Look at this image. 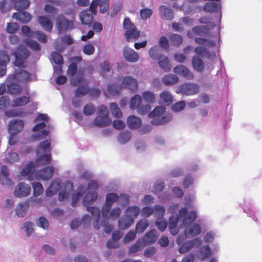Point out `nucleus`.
<instances>
[{
	"instance_id": "obj_1",
	"label": "nucleus",
	"mask_w": 262,
	"mask_h": 262,
	"mask_svg": "<svg viewBox=\"0 0 262 262\" xmlns=\"http://www.w3.org/2000/svg\"><path fill=\"white\" fill-rule=\"evenodd\" d=\"M196 217V213L194 211H188L186 207L180 209L177 216L171 215L169 219L168 228L169 231L172 235L177 234L179 229L178 227V223H181V226H185L193 222Z\"/></svg>"
},
{
	"instance_id": "obj_2",
	"label": "nucleus",
	"mask_w": 262,
	"mask_h": 262,
	"mask_svg": "<svg viewBox=\"0 0 262 262\" xmlns=\"http://www.w3.org/2000/svg\"><path fill=\"white\" fill-rule=\"evenodd\" d=\"M59 189L60 191L58 194V200L59 201H63L70 196L73 190V184L69 181H66L61 185L59 179H54L46 190V194L48 196H51L56 193Z\"/></svg>"
},
{
	"instance_id": "obj_3",
	"label": "nucleus",
	"mask_w": 262,
	"mask_h": 262,
	"mask_svg": "<svg viewBox=\"0 0 262 262\" xmlns=\"http://www.w3.org/2000/svg\"><path fill=\"white\" fill-rule=\"evenodd\" d=\"M35 164L30 163L26 165L21 171L23 176H28V179L31 181V177L34 176L36 180H47L50 179L53 175L54 169L52 167H47L34 173Z\"/></svg>"
},
{
	"instance_id": "obj_4",
	"label": "nucleus",
	"mask_w": 262,
	"mask_h": 262,
	"mask_svg": "<svg viewBox=\"0 0 262 262\" xmlns=\"http://www.w3.org/2000/svg\"><path fill=\"white\" fill-rule=\"evenodd\" d=\"M98 193L96 191H89L85 194L82 203L84 206H86V210L91 213L93 216L94 222L93 226L96 230L99 229V222L100 218V210L99 208L88 205L93 203L97 199Z\"/></svg>"
},
{
	"instance_id": "obj_5",
	"label": "nucleus",
	"mask_w": 262,
	"mask_h": 262,
	"mask_svg": "<svg viewBox=\"0 0 262 262\" xmlns=\"http://www.w3.org/2000/svg\"><path fill=\"white\" fill-rule=\"evenodd\" d=\"M165 108L163 106H157L148 114L149 118H152L151 123L153 125H159L167 123L172 119V115L169 114L164 116H161L165 113Z\"/></svg>"
},
{
	"instance_id": "obj_6",
	"label": "nucleus",
	"mask_w": 262,
	"mask_h": 262,
	"mask_svg": "<svg viewBox=\"0 0 262 262\" xmlns=\"http://www.w3.org/2000/svg\"><path fill=\"white\" fill-rule=\"evenodd\" d=\"M111 119L108 117V110L105 105H101L98 108L97 116L94 119L92 126L103 127L110 125Z\"/></svg>"
},
{
	"instance_id": "obj_7",
	"label": "nucleus",
	"mask_w": 262,
	"mask_h": 262,
	"mask_svg": "<svg viewBox=\"0 0 262 262\" xmlns=\"http://www.w3.org/2000/svg\"><path fill=\"white\" fill-rule=\"evenodd\" d=\"M15 57L14 64L18 67H25V60L29 56L30 53L24 45H19L18 48L12 53Z\"/></svg>"
},
{
	"instance_id": "obj_8",
	"label": "nucleus",
	"mask_w": 262,
	"mask_h": 262,
	"mask_svg": "<svg viewBox=\"0 0 262 262\" xmlns=\"http://www.w3.org/2000/svg\"><path fill=\"white\" fill-rule=\"evenodd\" d=\"M123 27L126 30L125 35L127 41L135 40L139 37L140 31L137 30L135 25L130 21L128 17L124 18Z\"/></svg>"
},
{
	"instance_id": "obj_9",
	"label": "nucleus",
	"mask_w": 262,
	"mask_h": 262,
	"mask_svg": "<svg viewBox=\"0 0 262 262\" xmlns=\"http://www.w3.org/2000/svg\"><path fill=\"white\" fill-rule=\"evenodd\" d=\"M77 65L76 63H72L70 64L68 73L71 76V83L73 86H76L84 81V74L78 72L77 74Z\"/></svg>"
},
{
	"instance_id": "obj_10",
	"label": "nucleus",
	"mask_w": 262,
	"mask_h": 262,
	"mask_svg": "<svg viewBox=\"0 0 262 262\" xmlns=\"http://www.w3.org/2000/svg\"><path fill=\"white\" fill-rule=\"evenodd\" d=\"M46 127V124L45 122L37 124L33 128V130L34 132H37V133L32 136V138L34 140L42 139L48 136L51 130L53 129V127L50 125H48L46 129H43Z\"/></svg>"
},
{
	"instance_id": "obj_11",
	"label": "nucleus",
	"mask_w": 262,
	"mask_h": 262,
	"mask_svg": "<svg viewBox=\"0 0 262 262\" xmlns=\"http://www.w3.org/2000/svg\"><path fill=\"white\" fill-rule=\"evenodd\" d=\"M56 25L59 33L66 32L74 28L73 21L67 19L63 14H59L56 19Z\"/></svg>"
},
{
	"instance_id": "obj_12",
	"label": "nucleus",
	"mask_w": 262,
	"mask_h": 262,
	"mask_svg": "<svg viewBox=\"0 0 262 262\" xmlns=\"http://www.w3.org/2000/svg\"><path fill=\"white\" fill-rule=\"evenodd\" d=\"M199 85L193 83H185L180 85L176 91L177 94H182L187 96L193 95L199 91Z\"/></svg>"
},
{
	"instance_id": "obj_13",
	"label": "nucleus",
	"mask_w": 262,
	"mask_h": 262,
	"mask_svg": "<svg viewBox=\"0 0 262 262\" xmlns=\"http://www.w3.org/2000/svg\"><path fill=\"white\" fill-rule=\"evenodd\" d=\"M118 199V194L114 192L108 193L106 195L105 203L103 205L101 209L102 214L104 216H106L110 211L113 204L117 202Z\"/></svg>"
},
{
	"instance_id": "obj_14",
	"label": "nucleus",
	"mask_w": 262,
	"mask_h": 262,
	"mask_svg": "<svg viewBox=\"0 0 262 262\" xmlns=\"http://www.w3.org/2000/svg\"><path fill=\"white\" fill-rule=\"evenodd\" d=\"M203 10L206 12H213L216 13V20L214 21L220 23L222 19L221 5L220 3L207 2L204 6Z\"/></svg>"
},
{
	"instance_id": "obj_15",
	"label": "nucleus",
	"mask_w": 262,
	"mask_h": 262,
	"mask_svg": "<svg viewBox=\"0 0 262 262\" xmlns=\"http://www.w3.org/2000/svg\"><path fill=\"white\" fill-rule=\"evenodd\" d=\"M202 243L201 238L195 237L191 240L186 241L181 244L179 248L178 251L181 254L189 252L193 247H199Z\"/></svg>"
},
{
	"instance_id": "obj_16",
	"label": "nucleus",
	"mask_w": 262,
	"mask_h": 262,
	"mask_svg": "<svg viewBox=\"0 0 262 262\" xmlns=\"http://www.w3.org/2000/svg\"><path fill=\"white\" fill-rule=\"evenodd\" d=\"M33 76L24 70L18 69L16 70L13 75H10L8 77L9 81L12 80H16L19 81H27L32 80Z\"/></svg>"
},
{
	"instance_id": "obj_17",
	"label": "nucleus",
	"mask_w": 262,
	"mask_h": 262,
	"mask_svg": "<svg viewBox=\"0 0 262 262\" xmlns=\"http://www.w3.org/2000/svg\"><path fill=\"white\" fill-rule=\"evenodd\" d=\"M31 191V188L29 185L20 182L15 186L13 194L16 198H22L29 195Z\"/></svg>"
},
{
	"instance_id": "obj_18",
	"label": "nucleus",
	"mask_w": 262,
	"mask_h": 262,
	"mask_svg": "<svg viewBox=\"0 0 262 262\" xmlns=\"http://www.w3.org/2000/svg\"><path fill=\"white\" fill-rule=\"evenodd\" d=\"M110 0H92L90 6L94 12H97V7L99 6V12L102 14L107 12L109 7Z\"/></svg>"
},
{
	"instance_id": "obj_19",
	"label": "nucleus",
	"mask_w": 262,
	"mask_h": 262,
	"mask_svg": "<svg viewBox=\"0 0 262 262\" xmlns=\"http://www.w3.org/2000/svg\"><path fill=\"white\" fill-rule=\"evenodd\" d=\"M121 213V209L120 207H114L108 213L106 216L103 215L102 214V218L100 221L101 226H105L108 223L109 219L112 220H115L117 219Z\"/></svg>"
},
{
	"instance_id": "obj_20",
	"label": "nucleus",
	"mask_w": 262,
	"mask_h": 262,
	"mask_svg": "<svg viewBox=\"0 0 262 262\" xmlns=\"http://www.w3.org/2000/svg\"><path fill=\"white\" fill-rule=\"evenodd\" d=\"M193 222L189 223L184 227H186L185 229V233L188 237H193L200 234L202 232V229L200 226L197 223H193Z\"/></svg>"
},
{
	"instance_id": "obj_21",
	"label": "nucleus",
	"mask_w": 262,
	"mask_h": 262,
	"mask_svg": "<svg viewBox=\"0 0 262 262\" xmlns=\"http://www.w3.org/2000/svg\"><path fill=\"white\" fill-rule=\"evenodd\" d=\"M10 59L8 53L5 50L0 51V77L6 74L7 65L9 62Z\"/></svg>"
},
{
	"instance_id": "obj_22",
	"label": "nucleus",
	"mask_w": 262,
	"mask_h": 262,
	"mask_svg": "<svg viewBox=\"0 0 262 262\" xmlns=\"http://www.w3.org/2000/svg\"><path fill=\"white\" fill-rule=\"evenodd\" d=\"M96 12H94L93 9L90 6L89 8L86 9L80 13V18L82 24L90 25L93 20V15L96 14Z\"/></svg>"
},
{
	"instance_id": "obj_23",
	"label": "nucleus",
	"mask_w": 262,
	"mask_h": 262,
	"mask_svg": "<svg viewBox=\"0 0 262 262\" xmlns=\"http://www.w3.org/2000/svg\"><path fill=\"white\" fill-rule=\"evenodd\" d=\"M24 126V122L21 120H11L8 126V132L10 134H17L23 130Z\"/></svg>"
},
{
	"instance_id": "obj_24",
	"label": "nucleus",
	"mask_w": 262,
	"mask_h": 262,
	"mask_svg": "<svg viewBox=\"0 0 262 262\" xmlns=\"http://www.w3.org/2000/svg\"><path fill=\"white\" fill-rule=\"evenodd\" d=\"M173 72L181 75L187 79L191 80L194 78V74L186 67L179 64L175 67L173 69Z\"/></svg>"
},
{
	"instance_id": "obj_25",
	"label": "nucleus",
	"mask_w": 262,
	"mask_h": 262,
	"mask_svg": "<svg viewBox=\"0 0 262 262\" xmlns=\"http://www.w3.org/2000/svg\"><path fill=\"white\" fill-rule=\"evenodd\" d=\"M121 86L122 88H127L132 91L135 92L138 89L137 81L130 76H125L122 79Z\"/></svg>"
},
{
	"instance_id": "obj_26",
	"label": "nucleus",
	"mask_w": 262,
	"mask_h": 262,
	"mask_svg": "<svg viewBox=\"0 0 262 262\" xmlns=\"http://www.w3.org/2000/svg\"><path fill=\"white\" fill-rule=\"evenodd\" d=\"M159 11L160 16L163 19L171 20L174 17L173 10L166 6H160L159 8Z\"/></svg>"
},
{
	"instance_id": "obj_27",
	"label": "nucleus",
	"mask_w": 262,
	"mask_h": 262,
	"mask_svg": "<svg viewBox=\"0 0 262 262\" xmlns=\"http://www.w3.org/2000/svg\"><path fill=\"white\" fill-rule=\"evenodd\" d=\"M123 54L125 59L128 62H135L139 58V56L137 52L128 47H125L124 49Z\"/></svg>"
},
{
	"instance_id": "obj_28",
	"label": "nucleus",
	"mask_w": 262,
	"mask_h": 262,
	"mask_svg": "<svg viewBox=\"0 0 262 262\" xmlns=\"http://www.w3.org/2000/svg\"><path fill=\"white\" fill-rule=\"evenodd\" d=\"M194 51L197 55L202 58L211 59L215 56L214 52L211 53L207 48L202 46L196 47L194 49Z\"/></svg>"
},
{
	"instance_id": "obj_29",
	"label": "nucleus",
	"mask_w": 262,
	"mask_h": 262,
	"mask_svg": "<svg viewBox=\"0 0 262 262\" xmlns=\"http://www.w3.org/2000/svg\"><path fill=\"white\" fill-rule=\"evenodd\" d=\"M156 232V230L152 229L146 233L143 238L141 239L143 244L150 245L156 242L158 238V235Z\"/></svg>"
},
{
	"instance_id": "obj_30",
	"label": "nucleus",
	"mask_w": 262,
	"mask_h": 262,
	"mask_svg": "<svg viewBox=\"0 0 262 262\" xmlns=\"http://www.w3.org/2000/svg\"><path fill=\"white\" fill-rule=\"evenodd\" d=\"M15 19L22 23H27L30 21L32 17L31 14L25 11H18L14 13L12 16Z\"/></svg>"
},
{
	"instance_id": "obj_31",
	"label": "nucleus",
	"mask_w": 262,
	"mask_h": 262,
	"mask_svg": "<svg viewBox=\"0 0 262 262\" xmlns=\"http://www.w3.org/2000/svg\"><path fill=\"white\" fill-rule=\"evenodd\" d=\"M38 20L43 29L47 32H51L53 28V25L51 20L46 16H39Z\"/></svg>"
},
{
	"instance_id": "obj_32",
	"label": "nucleus",
	"mask_w": 262,
	"mask_h": 262,
	"mask_svg": "<svg viewBox=\"0 0 262 262\" xmlns=\"http://www.w3.org/2000/svg\"><path fill=\"white\" fill-rule=\"evenodd\" d=\"M14 8L18 11H23L27 9L30 5L29 0H11Z\"/></svg>"
},
{
	"instance_id": "obj_33",
	"label": "nucleus",
	"mask_w": 262,
	"mask_h": 262,
	"mask_svg": "<svg viewBox=\"0 0 262 262\" xmlns=\"http://www.w3.org/2000/svg\"><path fill=\"white\" fill-rule=\"evenodd\" d=\"M29 204L27 202L20 203L17 204L15 208V213L17 216L23 217L25 216L29 209Z\"/></svg>"
},
{
	"instance_id": "obj_34",
	"label": "nucleus",
	"mask_w": 262,
	"mask_h": 262,
	"mask_svg": "<svg viewBox=\"0 0 262 262\" xmlns=\"http://www.w3.org/2000/svg\"><path fill=\"white\" fill-rule=\"evenodd\" d=\"M212 252L208 245H205L201 247L198 250L197 256L201 260H204L209 258L211 255Z\"/></svg>"
},
{
	"instance_id": "obj_35",
	"label": "nucleus",
	"mask_w": 262,
	"mask_h": 262,
	"mask_svg": "<svg viewBox=\"0 0 262 262\" xmlns=\"http://www.w3.org/2000/svg\"><path fill=\"white\" fill-rule=\"evenodd\" d=\"M9 84L7 86L8 91L11 94H18L21 91L20 86L17 83L16 80H12L9 81L7 79Z\"/></svg>"
},
{
	"instance_id": "obj_36",
	"label": "nucleus",
	"mask_w": 262,
	"mask_h": 262,
	"mask_svg": "<svg viewBox=\"0 0 262 262\" xmlns=\"http://www.w3.org/2000/svg\"><path fill=\"white\" fill-rule=\"evenodd\" d=\"M85 191V188L83 185H80L78 188L77 191L72 195V206L73 207H75L76 205L77 202L82 196Z\"/></svg>"
},
{
	"instance_id": "obj_37",
	"label": "nucleus",
	"mask_w": 262,
	"mask_h": 262,
	"mask_svg": "<svg viewBox=\"0 0 262 262\" xmlns=\"http://www.w3.org/2000/svg\"><path fill=\"white\" fill-rule=\"evenodd\" d=\"M134 221L133 219L129 218L126 214L121 216L118 220L119 227L121 229H125L129 228Z\"/></svg>"
},
{
	"instance_id": "obj_38",
	"label": "nucleus",
	"mask_w": 262,
	"mask_h": 262,
	"mask_svg": "<svg viewBox=\"0 0 262 262\" xmlns=\"http://www.w3.org/2000/svg\"><path fill=\"white\" fill-rule=\"evenodd\" d=\"M140 212V209L136 206L128 207L125 210V214L134 221Z\"/></svg>"
},
{
	"instance_id": "obj_39",
	"label": "nucleus",
	"mask_w": 262,
	"mask_h": 262,
	"mask_svg": "<svg viewBox=\"0 0 262 262\" xmlns=\"http://www.w3.org/2000/svg\"><path fill=\"white\" fill-rule=\"evenodd\" d=\"M191 63L193 69L198 72H202L205 68L204 63L198 56H194L192 57Z\"/></svg>"
},
{
	"instance_id": "obj_40",
	"label": "nucleus",
	"mask_w": 262,
	"mask_h": 262,
	"mask_svg": "<svg viewBox=\"0 0 262 262\" xmlns=\"http://www.w3.org/2000/svg\"><path fill=\"white\" fill-rule=\"evenodd\" d=\"M127 124L131 129L139 128L141 125V119L135 116H130L127 120Z\"/></svg>"
},
{
	"instance_id": "obj_41",
	"label": "nucleus",
	"mask_w": 262,
	"mask_h": 262,
	"mask_svg": "<svg viewBox=\"0 0 262 262\" xmlns=\"http://www.w3.org/2000/svg\"><path fill=\"white\" fill-rule=\"evenodd\" d=\"M173 97L171 94L168 91H164L160 95V101L161 104L165 105H169L172 102Z\"/></svg>"
},
{
	"instance_id": "obj_42",
	"label": "nucleus",
	"mask_w": 262,
	"mask_h": 262,
	"mask_svg": "<svg viewBox=\"0 0 262 262\" xmlns=\"http://www.w3.org/2000/svg\"><path fill=\"white\" fill-rule=\"evenodd\" d=\"M149 55L154 60H158L163 56L161 50L157 46H154L149 50Z\"/></svg>"
},
{
	"instance_id": "obj_43",
	"label": "nucleus",
	"mask_w": 262,
	"mask_h": 262,
	"mask_svg": "<svg viewBox=\"0 0 262 262\" xmlns=\"http://www.w3.org/2000/svg\"><path fill=\"white\" fill-rule=\"evenodd\" d=\"M159 67L165 72H169L171 69V66L168 58L163 55L158 60Z\"/></svg>"
},
{
	"instance_id": "obj_44",
	"label": "nucleus",
	"mask_w": 262,
	"mask_h": 262,
	"mask_svg": "<svg viewBox=\"0 0 262 262\" xmlns=\"http://www.w3.org/2000/svg\"><path fill=\"white\" fill-rule=\"evenodd\" d=\"M51 150L50 142L48 140H45L40 143L37 151V155L38 156L40 153L49 154Z\"/></svg>"
},
{
	"instance_id": "obj_45",
	"label": "nucleus",
	"mask_w": 262,
	"mask_h": 262,
	"mask_svg": "<svg viewBox=\"0 0 262 262\" xmlns=\"http://www.w3.org/2000/svg\"><path fill=\"white\" fill-rule=\"evenodd\" d=\"M148 220L145 219L140 220L136 226V231L138 233H143L148 227Z\"/></svg>"
},
{
	"instance_id": "obj_46",
	"label": "nucleus",
	"mask_w": 262,
	"mask_h": 262,
	"mask_svg": "<svg viewBox=\"0 0 262 262\" xmlns=\"http://www.w3.org/2000/svg\"><path fill=\"white\" fill-rule=\"evenodd\" d=\"M178 77L172 74L166 75L162 79L163 83L166 85L173 84L177 83L178 81Z\"/></svg>"
},
{
	"instance_id": "obj_47",
	"label": "nucleus",
	"mask_w": 262,
	"mask_h": 262,
	"mask_svg": "<svg viewBox=\"0 0 262 262\" xmlns=\"http://www.w3.org/2000/svg\"><path fill=\"white\" fill-rule=\"evenodd\" d=\"M30 101V97L23 96L14 99L12 102L11 106H21L26 105Z\"/></svg>"
},
{
	"instance_id": "obj_48",
	"label": "nucleus",
	"mask_w": 262,
	"mask_h": 262,
	"mask_svg": "<svg viewBox=\"0 0 262 262\" xmlns=\"http://www.w3.org/2000/svg\"><path fill=\"white\" fill-rule=\"evenodd\" d=\"M153 210H154L153 214L156 219L164 218L163 216L165 213V209L163 206L160 205H155L153 207Z\"/></svg>"
},
{
	"instance_id": "obj_49",
	"label": "nucleus",
	"mask_w": 262,
	"mask_h": 262,
	"mask_svg": "<svg viewBox=\"0 0 262 262\" xmlns=\"http://www.w3.org/2000/svg\"><path fill=\"white\" fill-rule=\"evenodd\" d=\"M89 88L87 84L78 86L75 90V96L76 97L80 98L88 94Z\"/></svg>"
},
{
	"instance_id": "obj_50",
	"label": "nucleus",
	"mask_w": 262,
	"mask_h": 262,
	"mask_svg": "<svg viewBox=\"0 0 262 262\" xmlns=\"http://www.w3.org/2000/svg\"><path fill=\"white\" fill-rule=\"evenodd\" d=\"M33 189V194L35 197L40 195L43 192V188L42 184L38 182L32 183Z\"/></svg>"
},
{
	"instance_id": "obj_51",
	"label": "nucleus",
	"mask_w": 262,
	"mask_h": 262,
	"mask_svg": "<svg viewBox=\"0 0 262 262\" xmlns=\"http://www.w3.org/2000/svg\"><path fill=\"white\" fill-rule=\"evenodd\" d=\"M131 138V134L129 132H123L120 133L118 136V142L122 144L126 143Z\"/></svg>"
},
{
	"instance_id": "obj_52",
	"label": "nucleus",
	"mask_w": 262,
	"mask_h": 262,
	"mask_svg": "<svg viewBox=\"0 0 262 262\" xmlns=\"http://www.w3.org/2000/svg\"><path fill=\"white\" fill-rule=\"evenodd\" d=\"M142 102V98L139 95H135L133 97L130 102V108L132 110L137 108L140 105Z\"/></svg>"
},
{
	"instance_id": "obj_53",
	"label": "nucleus",
	"mask_w": 262,
	"mask_h": 262,
	"mask_svg": "<svg viewBox=\"0 0 262 262\" xmlns=\"http://www.w3.org/2000/svg\"><path fill=\"white\" fill-rule=\"evenodd\" d=\"M110 110L113 116L117 118H120L122 116V113L120 109L118 107L117 103H111L110 104Z\"/></svg>"
},
{
	"instance_id": "obj_54",
	"label": "nucleus",
	"mask_w": 262,
	"mask_h": 262,
	"mask_svg": "<svg viewBox=\"0 0 262 262\" xmlns=\"http://www.w3.org/2000/svg\"><path fill=\"white\" fill-rule=\"evenodd\" d=\"M51 154H47L39 157L36 161V165H46L50 162L51 161Z\"/></svg>"
},
{
	"instance_id": "obj_55",
	"label": "nucleus",
	"mask_w": 262,
	"mask_h": 262,
	"mask_svg": "<svg viewBox=\"0 0 262 262\" xmlns=\"http://www.w3.org/2000/svg\"><path fill=\"white\" fill-rule=\"evenodd\" d=\"M122 89L121 85H119L116 84H111L107 86V92L112 95H118L119 94V92Z\"/></svg>"
},
{
	"instance_id": "obj_56",
	"label": "nucleus",
	"mask_w": 262,
	"mask_h": 262,
	"mask_svg": "<svg viewBox=\"0 0 262 262\" xmlns=\"http://www.w3.org/2000/svg\"><path fill=\"white\" fill-rule=\"evenodd\" d=\"M194 41L199 45H204L207 47H214L215 45L214 41L203 38L196 37Z\"/></svg>"
},
{
	"instance_id": "obj_57",
	"label": "nucleus",
	"mask_w": 262,
	"mask_h": 262,
	"mask_svg": "<svg viewBox=\"0 0 262 262\" xmlns=\"http://www.w3.org/2000/svg\"><path fill=\"white\" fill-rule=\"evenodd\" d=\"M155 225L160 231L163 232L165 230L167 227V221L164 218L157 219L155 221Z\"/></svg>"
},
{
	"instance_id": "obj_58",
	"label": "nucleus",
	"mask_w": 262,
	"mask_h": 262,
	"mask_svg": "<svg viewBox=\"0 0 262 262\" xmlns=\"http://www.w3.org/2000/svg\"><path fill=\"white\" fill-rule=\"evenodd\" d=\"M12 7L9 0H2L0 2V11L2 13H5L10 11Z\"/></svg>"
},
{
	"instance_id": "obj_59",
	"label": "nucleus",
	"mask_w": 262,
	"mask_h": 262,
	"mask_svg": "<svg viewBox=\"0 0 262 262\" xmlns=\"http://www.w3.org/2000/svg\"><path fill=\"white\" fill-rule=\"evenodd\" d=\"M144 246L141 239H139L137 241L135 244L132 245L129 248V253L131 254L135 253L140 251Z\"/></svg>"
},
{
	"instance_id": "obj_60",
	"label": "nucleus",
	"mask_w": 262,
	"mask_h": 262,
	"mask_svg": "<svg viewBox=\"0 0 262 262\" xmlns=\"http://www.w3.org/2000/svg\"><path fill=\"white\" fill-rule=\"evenodd\" d=\"M169 39L171 43L176 47H179L183 41L182 36L176 34H171L169 37Z\"/></svg>"
},
{
	"instance_id": "obj_61",
	"label": "nucleus",
	"mask_w": 262,
	"mask_h": 262,
	"mask_svg": "<svg viewBox=\"0 0 262 262\" xmlns=\"http://www.w3.org/2000/svg\"><path fill=\"white\" fill-rule=\"evenodd\" d=\"M192 31L196 35L203 36L207 32V28L203 26H196L192 28Z\"/></svg>"
},
{
	"instance_id": "obj_62",
	"label": "nucleus",
	"mask_w": 262,
	"mask_h": 262,
	"mask_svg": "<svg viewBox=\"0 0 262 262\" xmlns=\"http://www.w3.org/2000/svg\"><path fill=\"white\" fill-rule=\"evenodd\" d=\"M19 160L18 155L13 151H9L7 153V157L5 158V161L10 163L16 162Z\"/></svg>"
},
{
	"instance_id": "obj_63",
	"label": "nucleus",
	"mask_w": 262,
	"mask_h": 262,
	"mask_svg": "<svg viewBox=\"0 0 262 262\" xmlns=\"http://www.w3.org/2000/svg\"><path fill=\"white\" fill-rule=\"evenodd\" d=\"M95 111L96 108L94 104L89 103L84 106L83 112L85 116H90L93 115L95 112Z\"/></svg>"
},
{
	"instance_id": "obj_64",
	"label": "nucleus",
	"mask_w": 262,
	"mask_h": 262,
	"mask_svg": "<svg viewBox=\"0 0 262 262\" xmlns=\"http://www.w3.org/2000/svg\"><path fill=\"white\" fill-rule=\"evenodd\" d=\"M153 11L149 8L142 9L140 11V14L142 19L146 20L149 18L152 15Z\"/></svg>"
}]
</instances>
